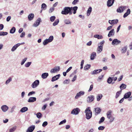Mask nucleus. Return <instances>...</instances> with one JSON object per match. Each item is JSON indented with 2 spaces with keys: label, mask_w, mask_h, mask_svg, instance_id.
Returning <instances> with one entry per match:
<instances>
[{
  "label": "nucleus",
  "mask_w": 132,
  "mask_h": 132,
  "mask_svg": "<svg viewBox=\"0 0 132 132\" xmlns=\"http://www.w3.org/2000/svg\"><path fill=\"white\" fill-rule=\"evenodd\" d=\"M77 9L78 7L76 6L73 7H65L64 8L63 10L62 11L61 13L63 14L67 15L69 13V14L71 15L72 13V10H73V13L75 14L76 13Z\"/></svg>",
  "instance_id": "f257e3e1"
},
{
  "label": "nucleus",
  "mask_w": 132,
  "mask_h": 132,
  "mask_svg": "<svg viewBox=\"0 0 132 132\" xmlns=\"http://www.w3.org/2000/svg\"><path fill=\"white\" fill-rule=\"evenodd\" d=\"M89 107L86 108L85 111V113H86V118L87 119L89 120L92 117V112L89 109Z\"/></svg>",
  "instance_id": "f03ea898"
},
{
  "label": "nucleus",
  "mask_w": 132,
  "mask_h": 132,
  "mask_svg": "<svg viewBox=\"0 0 132 132\" xmlns=\"http://www.w3.org/2000/svg\"><path fill=\"white\" fill-rule=\"evenodd\" d=\"M60 69V67L59 66L55 67L51 70L50 72L52 73H56L59 71Z\"/></svg>",
  "instance_id": "7ed1b4c3"
},
{
  "label": "nucleus",
  "mask_w": 132,
  "mask_h": 132,
  "mask_svg": "<svg viewBox=\"0 0 132 132\" xmlns=\"http://www.w3.org/2000/svg\"><path fill=\"white\" fill-rule=\"evenodd\" d=\"M39 80H36L32 84L31 87L33 88H35L38 86L39 84Z\"/></svg>",
  "instance_id": "20e7f679"
},
{
  "label": "nucleus",
  "mask_w": 132,
  "mask_h": 132,
  "mask_svg": "<svg viewBox=\"0 0 132 132\" xmlns=\"http://www.w3.org/2000/svg\"><path fill=\"white\" fill-rule=\"evenodd\" d=\"M80 111V110L79 108H77L74 109L72 111L71 114H73L77 115L78 114Z\"/></svg>",
  "instance_id": "39448f33"
},
{
  "label": "nucleus",
  "mask_w": 132,
  "mask_h": 132,
  "mask_svg": "<svg viewBox=\"0 0 132 132\" xmlns=\"http://www.w3.org/2000/svg\"><path fill=\"white\" fill-rule=\"evenodd\" d=\"M127 8V7L126 6H120L117 9V11L118 12L121 13L123 12Z\"/></svg>",
  "instance_id": "423d86ee"
},
{
  "label": "nucleus",
  "mask_w": 132,
  "mask_h": 132,
  "mask_svg": "<svg viewBox=\"0 0 132 132\" xmlns=\"http://www.w3.org/2000/svg\"><path fill=\"white\" fill-rule=\"evenodd\" d=\"M1 109L3 112H5L8 110L9 108L7 105H4L1 106Z\"/></svg>",
  "instance_id": "0eeeda50"
},
{
  "label": "nucleus",
  "mask_w": 132,
  "mask_h": 132,
  "mask_svg": "<svg viewBox=\"0 0 132 132\" xmlns=\"http://www.w3.org/2000/svg\"><path fill=\"white\" fill-rule=\"evenodd\" d=\"M85 94V92L83 91H80L77 93L75 97L76 99H77L79 97H80L81 96Z\"/></svg>",
  "instance_id": "6e6552de"
},
{
  "label": "nucleus",
  "mask_w": 132,
  "mask_h": 132,
  "mask_svg": "<svg viewBox=\"0 0 132 132\" xmlns=\"http://www.w3.org/2000/svg\"><path fill=\"white\" fill-rule=\"evenodd\" d=\"M94 96L93 95H90L87 98V101L88 102L90 103L92 102L94 99Z\"/></svg>",
  "instance_id": "1a4fd4ad"
},
{
  "label": "nucleus",
  "mask_w": 132,
  "mask_h": 132,
  "mask_svg": "<svg viewBox=\"0 0 132 132\" xmlns=\"http://www.w3.org/2000/svg\"><path fill=\"white\" fill-rule=\"evenodd\" d=\"M60 76V75L59 74L53 77L52 78L51 81L52 82H53L56 80H57L59 79Z\"/></svg>",
  "instance_id": "9d476101"
},
{
  "label": "nucleus",
  "mask_w": 132,
  "mask_h": 132,
  "mask_svg": "<svg viewBox=\"0 0 132 132\" xmlns=\"http://www.w3.org/2000/svg\"><path fill=\"white\" fill-rule=\"evenodd\" d=\"M35 129L34 125H32L29 127L27 129L26 132H32Z\"/></svg>",
  "instance_id": "9b49d317"
},
{
  "label": "nucleus",
  "mask_w": 132,
  "mask_h": 132,
  "mask_svg": "<svg viewBox=\"0 0 132 132\" xmlns=\"http://www.w3.org/2000/svg\"><path fill=\"white\" fill-rule=\"evenodd\" d=\"M114 0H108L107 2V5L108 7L112 6L114 2Z\"/></svg>",
  "instance_id": "f8f14e48"
},
{
  "label": "nucleus",
  "mask_w": 132,
  "mask_h": 132,
  "mask_svg": "<svg viewBox=\"0 0 132 132\" xmlns=\"http://www.w3.org/2000/svg\"><path fill=\"white\" fill-rule=\"evenodd\" d=\"M36 98L34 97H30L28 100V102L29 103H32L36 101Z\"/></svg>",
  "instance_id": "ddd939ff"
},
{
  "label": "nucleus",
  "mask_w": 132,
  "mask_h": 132,
  "mask_svg": "<svg viewBox=\"0 0 132 132\" xmlns=\"http://www.w3.org/2000/svg\"><path fill=\"white\" fill-rule=\"evenodd\" d=\"M41 21L40 18H38L34 23V26L35 27H37L39 25L40 22Z\"/></svg>",
  "instance_id": "4468645a"
},
{
  "label": "nucleus",
  "mask_w": 132,
  "mask_h": 132,
  "mask_svg": "<svg viewBox=\"0 0 132 132\" xmlns=\"http://www.w3.org/2000/svg\"><path fill=\"white\" fill-rule=\"evenodd\" d=\"M131 94V93L129 92L126 93L124 95L123 97L125 99H127L129 98Z\"/></svg>",
  "instance_id": "2eb2a0df"
},
{
  "label": "nucleus",
  "mask_w": 132,
  "mask_h": 132,
  "mask_svg": "<svg viewBox=\"0 0 132 132\" xmlns=\"http://www.w3.org/2000/svg\"><path fill=\"white\" fill-rule=\"evenodd\" d=\"M112 111L110 110L108 111L106 113L107 118L109 119H110L112 117L111 115Z\"/></svg>",
  "instance_id": "dca6fc26"
},
{
  "label": "nucleus",
  "mask_w": 132,
  "mask_h": 132,
  "mask_svg": "<svg viewBox=\"0 0 132 132\" xmlns=\"http://www.w3.org/2000/svg\"><path fill=\"white\" fill-rule=\"evenodd\" d=\"M121 42L119 40H118L117 39H114L112 42V45L118 44L120 43Z\"/></svg>",
  "instance_id": "f3484780"
},
{
  "label": "nucleus",
  "mask_w": 132,
  "mask_h": 132,
  "mask_svg": "<svg viewBox=\"0 0 132 132\" xmlns=\"http://www.w3.org/2000/svg\"><path fill=\"white\" fill-rule=\"evenodd\" d=\"M103 95L102 94H98L96 96L97 101H99L102 98Z\"/></svg>",
  "instance_id": "a211bd4d"
},
{
  "label": "nucleus",
  "mask_w": 132,
  "mask_h": 132,
  "mask_svg": "<svg viewBox=\"0 0 132 132\" xmlns=\"http://www.w3.org/2000/svg\"><path fill=\"white\" fill-rule=\"evenodd\" d=\"M20 43H18L15 45H14L12 48L11 49V51H14L17 48L20 46Z\"/></svg>",
  "instance_id": "6ab92c4d"
},
{
  "label": "nucleus",
  "mask_w": 132,
  "mask_h": 132,
  "mask_svg": "<svg viewBox=\"0 0 132 132\" xmlns=\"http://www.w3.org/2000/svg\"><path fill=\"white\" fill-rule=\"evenodd\" d=\"M130 12V9H128L127 10V12L125 13L124 14L123 17L125 18L127 17L128 15H129Z\"/></svg>",
  "instance_id": "aec40b11"
},
{
  "label": "nucleus",
  "mask_w": 132,
  "mask_h": 132,
  "mask_svg": "<svg viewBox=\"0 0 132 132\" xmlns=\"http://www.w3.org/2000/svg\"><path fill=\"white\" fill-rule=\"evenodd\" d=\"M48 73H44L42 74L41 76L42 78L44 79L46 78L48 76Z\"/></svg>",
  "instance_id": "412c9836"
},
{
  "label": "nucleus",
  "mask_w": 132,
  "mask_h": 132,
  "mask_svg": "<svg viewBox=\"0 0 132 132\" xmlns=\"http://www.w3.org/2000/svg\"><path fill=\"white\" fill-rule=\"evenodd\" d=\"M114 35V29H113L111 30L109 32L108 36L109 37H111Z\"/></svg>",
  "instance_id": "4be33fe9"
},
{
  "label": "nucleus",
  "mask_w": 132,
  "mask_h": 132,
  "mask_svg": "<svg viewBox=\"0 0 132 132\" xmlns=\"http://www.w3.org/2000/svg\"><path fill=\"white\" fill-rule=\"evenodd\" d=\"M28 108L27 107H24L21 109L20 111L22 113H23L28 111Z\"/></svg>",
  "instance_id": "5701e85b"
},
{
  "label": "nucleus",
  "mask_w": 132,
  "mask_h": 132,
  "mask_svg": "<svg viewBox=\"0 0 132 132\" xmlns=\"http://www.w3.org/2000/svg\"><path fill=\"white\" fill-rule=\"evenodd\" d=\"M34 17V15L33 14L31 13L28 16V18L29 20H32Z\"/></svg>",
  "instance_id": "b1692460"
},
{
  "label": "nucleus",
  "mask_w": 132,
  "mask_h": 132,
  "mask_svg": "<svg viewBox=\"0 0 132 132\" xmlns=\"http://www.w3.org/2000/svg\"><path fill=\"white\" fill-rule=\"evenodd\" d=\"M127 86L125 84H122L120 86V88L121 90H122L125 89Z\"/></svg>",
  "instance_id": "393cba45"
},
{
  "label": "nucleus",
  "mask_w": 132,
  "mask_h": 132,
  "mask_svg": "<svg viewBox=\"0 0 132 132\" xmlns=\"http://www.w3.org/2000/svg\"><path fill=\"white\" fill-rule=\"evenodd\" d=\"M122 92V91L121 90L118 91L117 92L116 94V95L115 96V98H117L120 95Z\"/></svg>",
  "instance_id": "a878e982"
},
{
  "label": "nucleus",
  "mask_w": 132,
  "mask_h": 132,
  "mask_svg": "<svg viewBox=\"0 0 132 132\" xmlns=\"http://www.w3.org/2000/svg\"><path fill=\"white\" fill-rule=\"evenodd\" d=\"M101 109L99 108H95V111L96 113L98 114L101 111Z\"/></svg>",
  "instance_id": "bb28decb"
},
{
  "label": "nucleus",
  "mask_w": 132,
  "mask_h": 132,
  "mask_svg": "<svg viewBox=\"0 0 132 132\" xmlns=\"http://www.w3.org/2000/svg\"><path fill=\"white\" fill-rule=\"evenodd\" d=\"M98 70V69L95 70L91 72V74L92 75H96L99 73Z\"/></svg>",
  "instance_id": "cd10ccee"
},
{
  "label": "nucleus",
  "mask_w": 132,
  "mask_h": 132,
  "mask_svg": "<svg viewBox=\"0 0 132 132\" xmlns=\"http://www.w3.org/2000/svg\"><path fill=\"white\" fill-rule=\"evenodd\" d=\"M91 65L90 64L86 65L84 68V69L85 70H88L90 67Z\"/></svg>",
  "instance_id": "c85d7f7f"
},
{
  "label": "nucleus",
  "mask_w": 132,
  "mask_h": 132,
  "mask_svg": "<svg viewBox=\"0 0 132 132\" xmlns=\"http://www.w3.org/2000/svg\"><path fill=\"white\" fill-rule=\"evenodd\" d=\"M113 78H111V77H109L108 79H107V82L109 84H111L113 80Z\"/></svg>",
  "instance_id": "c756f323"
},
{
  "label": "nucleus",
  "mask_w": 132,
  "mask_h": 132,
  "mask_svg": "<svg viewBox=\"0 0 132 132\" xmlns=\"http://www.w3.org/2000/svg\"><path fill=\"white\" fill-rule=\"evenodd\" d=\"M37 117L39 119L40 118L42 117V115L40 112L37 113L36 114Z\"/></svg>",
  "instance_id": "7c9ffc66"
},
{
  "label": "nucleus",
  "mask_w": 132,
  "mask_h": 132,
  "mask_svg": "<svg viewBox=\"0 0 132 132\" xmlns=\"http://www.w3.org/2000/svg\"><path fill=\"white\" fill-rule=\"evenodd\" d=\"M94 37L96 38H97L98 39H101L103 37L102 35H96L94 36Z\"/></svg>",
  "instance_id": "2f4dec72"
},
{
  "label": "nucleus",
  "mask_w": 132,
  "mask_h": 132,
  "mask_svg": "<svg viewBox=\"0 0 132 132\" xmlns=\"http://www.w3.org/2000/svg\"><path fill=\"white\" fill-rule=\"evenodd\" d=\"M15 30L16 29L15 27H13L10 30V33L12 34L14 33L15 32Z\"/></svg>",
  "instance_id": "473e14b6"
},
{
  "label": "nucleus",
  "mask_w": 132,
  "mask_h": 132,
  "mask_svg": "<svg viewBox=\"0 0 132 132\" xmlns=\"http://www.w3.org/2000/svg\"><path fill=\"white\" fill-rule=\"evenodd\" d=\"M16 129V127L15 126L9 130V132H14Z\"/></svg>",
  "instance_id": "72a5a7b5"
},
{
  "label": "nucleus",
  "mask_w": 132,
  "mask_h": 132,
  "mask_svg": "<svg viewBox=\"0 0 132 132\" xmlns=\"http://www.w3.org/2000/svg\"><path fill=\"white\" fill-rule=\"evenodd\" d=\"M64 23L66 24H70L71 23V22L68 19H65L64 20Z\"/></svg>",
  "instance_id": "f704fd0d"
},
{
  "label": "nucleus",
  "mask_w": 132,
  "mask_h": 132,
  "mask_svg": "<svg viewBox=\"0 0 132 132\" xmlns=\"http://www.w3.org/2000/svg\"><path fill=\"white\" fill-rule=\"evenodd\" d=\"M8 34L7 32L1 31L0 32V36H5L7 35Z\"/></svg>",
  "instance_id": "c9c22d12"
},
{
  "label": "nucleus",
  "mask_w": 132,
  "mask_h": 132,
  "mask_svg": "<svg viewBox=\"0 0 132 132\" xmlns=\"http://www.w3.org/2000/svg\"><path fill=\"white\" fill-rule=\"evenodd\" d=\"M12 80V78L11 77H9L8 80H6L5 82V84L7 85Z\"/></svg>",
  "instance_id": "e433bc0d"
},
{
  "label": "nucleus",
  "mask_w": 132,
  "mask_h": 132,
  "mask_svg": "<svg viewBox=\"0 0 132 132\" xmlns=\"http://www.w3.org/2000/svg\"><path fill=\"white\" fill-rule=\"evenodd\" d=\"M92 10V8L91 7H90L88 8L87 12V15H89L90 13L91 12Z\"/></svg>",
  "instance_id": "4c0bfd02"
},
{
  "label": "nucleus",
  "mask_w": 132,
  "mask_h": 132,
  "mask_svg": "<svg viewBox=\"0 0 132 132\" xmlns=\"http://www.w3.org/2000/svg\"><path fill=\"white\" fill-rule=\"evenodd\" d=\"M127 46H125L124 47H123L122 48L121 52L122 53H124L125 52L127 51Z\"/></svg>",
  "instance_id": "58836bf2"
},
{
  "label": "nucleus",
  "mask_w": 132,
  "mask_h": 132,
  "mask_svg": "<svg viewBox=\"0 0 132 132\" xmlns=\"http://www.w3.org/2000/svg\"><path fill=\"white\" fill-rule=\"evenodd\" d=\"M112 24H115L117 23L118 21V20L117 19L114 20H112Z\"/></svg>",
  "instance_id": "ea45409f"
},
{
  "label": "nucleus",
  "mask_w": 132,
  "mask_h": 132,
  "mask_svg": "<svg viewBox=\"0 0 132 132\" xmlns=\"http://www.w3.org/2000/svg\"><path fill=\"white\" fill-rule=\"evenodd\" d=\"M46 8V5L45 3H43L42 5V9L44 10H45Z\"/></svg>",
  "instance_id": "a19ab883"
},
{
  "label": "nucleus",
  "mask_w": 132,
  "mask_h": 132,
  "mask_svg": "<svg viewBox=\"0 0 132 132\" xmlns=\"http://www.w3.org/2000/svg\"><path fill=\"white\" fill-rule=\"evenodd\" d=\"M103 47L101 46H98V47L97 48V51L99 53L101 52L102 50Z\"/></svg>",
  "instance_id": "79ce46f5"
},
{
  "label": "nucleus",
  "mask_w": 132,
  "mask_h": 132,
  "mask_svg": "<svg viewBox=\"0 0 132 132\" xmlns=\"http://www.w3.org/2000/svg\"><path fill=\"white\" fill-rule=\"evenodd\" d=\"M49 42H50L48 39H45L43 42V44L44 45H45Z\"/></svg>",
  "instance_id": "37998d69"
},
{
  "label": "nucleus",
  "mask_w": 132,
  "mask_h": 132,
  "mask_svg": "<svg viewBox=\"0 0 132 132\" xmlns=\"http://www.w3.org/2000/svg\"><path fill=\"white\" fill-rule=\"evenodd\" d=\"M69 79H66L64 81L63 83L64 84H68L69 83Z\"/></svg>",
  "instance_id": "c03bdc74"
},
{
  "label": "nucleus",
  "mask_w": 132,
  "mask_h": 132,
  "mask_svg": "<svg viewBox=\"0 0 132 132\" xmlns=\"http://www.w3.org/2000/svg\"><path fill=\"white\" fill-rule=\"evenodd\" d=\"M96 53L94 52H93L91 54L90 58H94L96 56Z\"/></svg>",
  "instance_id": "a18cd8bd"
},
{
  "label": "nucleus",
  "mask_w": 132,
  "mask_h": 132,
  "mask_svg": "<svg viewBox=\"0 0 132 132\" xmlns=\"http://www.w3.org/2000/svg\"><path fill=\"white\" fill-rule=\"evenodd\" d=\"M105 118L104 117H102L99 122V123L100 124L101 123L103 122Z\"/></svg>",
  "instance_id": "49530a36"
},
{
  "label": "nucleus",
  "mask_w": 132,
  "mask_h": 132,
  "mask_svg": "<svg viewBox=\"0 0 132 132\" xmlns=\"http://www.w3.org/2000/svg\"><path fill=\"white\" fill-rule=\"evenodd\" d=\"M31 62H28L27 63L25 64V66L26 67H29L30 65H31Z\"/></svg>",
  "instance_id": "de8ad7c7"
},
{
  "label": "nucleus",
  "mask_w": 132,
  "mask_h": 132,
  "mask_svg": "<svg viewBox=\"0 0 132 132\" xmlns=\"http://www.w3.org/2000/svg\"><path fill=\"white\" fill-rule=\"evenodd\" d=\"M59 21V19H57V20H55L53 23V26H56L58 24Z\"/></svg>",
  "instance_id": "09e8293b"
},
{
  "label": "nucleus",
  "mask_w": 132,
  "mask_h": 132,
  "mask_svg": "<svg viewBox=\"0 0 132 132\" xmlns=\"http://www.w3.org/2000/svg\"><path fill=\"white\" fill-rule=\"evenodd\" d=\"M66 120L65 119H64L63 121H61L59 124V125H61L62 124L65 123L66 122Z\"/></svg>",
  "instance_id": "8fccbe9b"
},
{
  "label": "nucleus",
  "mask_w": 132,
  "mask_h": 132,
  "mask_svg": "<svg viewBox=\"0 0 132 132\" xmlns=\"http://www.w3.org/2000/svg\"><path fill=\"white\" fill-rule=\"evenodd\" d=\"M53 39V36H51L48 39V41H49V42H52Z\"/></svg>",
  "instance_id": "3c124183"
},
{
  "label": "nucleus",
  "mask_w": 132,
  "mask_h": 132,
  "mask_svg": "<svg viewBox=\"0 0 132 132\" xmlns=\"http://www.w3.org/2000/svg\"><path fill=\"white\" fill-rule=\"evenodd\" d=\"M47 124L48 123L47 122L45 121L43 122V123L42 124V126L43 127H44L47 126Z\"/></svg>",
  "instance_id": "603ef678"
},
{
  "label": "nucleus",
  "mask_w": 132,
  "mask_h": 132,
  "mask_svg": "<svg viewBox=\"0 0 132 132\" xmlns=\"http://www.w3.org/2000/svg\"><path fill=\"white\" fill-rule=\"evenodd\" d=\"M16 106H13L11 110H10V112L12 113L14 111V109H15Z\"/></svg>",
  "instance_id": "864d4df0"
},
{
  "label": "nucleus",
  "mask_w": 132,
  "mask_h": 132,
  "mask_svg": "<svg viewBox=\"0 0 132 132\" xmlns=\"http://www.w3.org/2000/svg\"><path fill=\"white\" fill-rule=\"evenodd\" d=\"M55 16H52L50 18V20L51 22H53L55 20Z\"/></svg>",
  "instance_id": "5fc2aeb1"
},
{
  "label": "nucleus",
  "mask_w": 132,
  "mask_h": 132,
  "mask_svg": "<svg viewBox=\"0 0 132 132\" xmlns=\"http://www.w3.org/2000/svg\"><path fill=\"white\" fill-rule=\"evenodd\" d=\"M105 128V127L103 126H100L98 127V129L99 130H103Z\"/></svg>",
  "instance_id": "6e6d98bb"
},
{
  "label": "nucleus",
  "mask_w": 132,
  "mask_h": 132,
  "mask_svg": "<svg viewBox=\"0 0 132 132\" xmlns=\"http://www.w3.org/2000/svg\"><path fill=\"white\" fill-rule=\"evenodd\" d=\"M35 92L34 91H31L28 94V96H29L31 95L32 94H34L35 93Z\"/></svg>",
  "instance_id": "4d7b16f0"
},
{
  "label": "nucleus",
  "mask_w": 132,
  "mask_h": 132,
  "mask_svg": "<svg viewBox=\"0 0 132 132\" xmlns=\"http://www.w3.org/2000/svg\"><path fill=\"white\" fill-rule=\"evenodd\" d=\"M27 59V58H24V59H23L21 63V65H22L26 61Z\"/></svg>",
  "instance_id": "13d9d810"
},
{
  "label": "nucleus",
  "mask_w": 132,
  "mask_h": 132,
  "mask_svg": "<svg viewBox=\"0 0 132 132\" xmlns=\"http://www.w3.org/2000/svg\"><path fill=\"white\" fill-rule=\"evenodd\" d=\"M103 76V75H102L99 76L98 77V79H97V81H100V80H102V79Z\"/></svg>",
  "instance_id": "bf43d9fd"
},
{
  "label": "nucleus",
  "mask_w": 132,
  "mask_h": 132,
  "mask_svg": "<svg viewBox=\"0 0 132 132\" xmlns=\"http://www.w3.org/2000/svg\"><path fill=\"white\" fill-rule=\"evenodd\" d=\"M104 40L102 41L101 42L100 44H99V45H100V46H101L103 47L104 43Z\"/></svg>",
  "instance_id": "052dcab7"
},
{
  "label": "nucleus",
  "mask_w": 132,
  "mask_h": 132,
  "mask_svg": "<svg viewBox=\"0 0 132 132\" xmlns=\"http://www.w3.org/2000/svg\"><path fill=\"white\" fill-rule=\"evenodd\" d=\"M47 106V104H45L43 105V106L42 107V110H45V109L46 108Z\"/></svg>",
  "instance_id": "680f3d73"
},
{
  "label": "nucleus",
  "mask_w": 132,
  "mask_h": 132,
  "mask_svg": "<svg viewBox=\"0 0 132 132\" xmlns=\"http://www.w3.org/2000/svg\"><path fill=\"white\" fill-rule=\"evenodd\" d=\"M93 87V85H91L90 87V88L88 90V92H89L91 91Z\"/></svg>",
  "instance_id": "e2e57ef3"
},
{
  "label": "nucleus",
  "mask_w": 132,
  "mask_h": 132,
  "mask_svg": "<svg viewBox=\"0 0 132 132\" xmlns=\"http://www.w3.org/2000/svg\"><path fill=\"white\" fill-rule=\"evenodd\" d=\"M78 1L79 0H74L72 2V4L73 5H75L77 3Z\"/></svg>",
  "instance_id": "0e129e2a"
},
{
  "label": "nucleus",
  "mask_w": 132,
  "mask_h": 132,
  "mask_svg": "<svg viewBox=\"0 0 132 132\" xmlns=\"http://www.w3.org/2000/svg\"><path fill=\"white\" fill-rule=\"evenodd\" d=\"M115 119V118L114 117H112V118L110 119L109 121V122L110 123H111L114 121Z\"/></svg>",
  "instance_id": "69168bd1"
},
{
  "label": "nucleus",
  "mask_w": 132,
  "mask_h": 132,
  "mask_svg": "<svg viewBox=\"0 0 132 132\" xmlns=\"http://www.w3.org/2000/svg\"><path fill=\"white\" fill-rule=\"evenodd\" d=\"M77 78V76L76 75H75L74 77L72 79V81H75L76 79Z\"/></svg>",
  "instance_id": "338daca9"
},
{
  "label": "nucleus",
  "mask_w": 132,
  "mask_h": 132,
  "mask_svg": "<svg viewBox=\"0 0 132 132\" xmlns=\"http://www.w3.org/2000/svg\"><path fill=\"white\" fill-rule=\"evenodd\" d=\"M125 99L124 98V97L121 98L119 102L120 103H122L124 100V99Z\"/></svg>",
  "instance_id": "774afa93"
}]
</instances>
